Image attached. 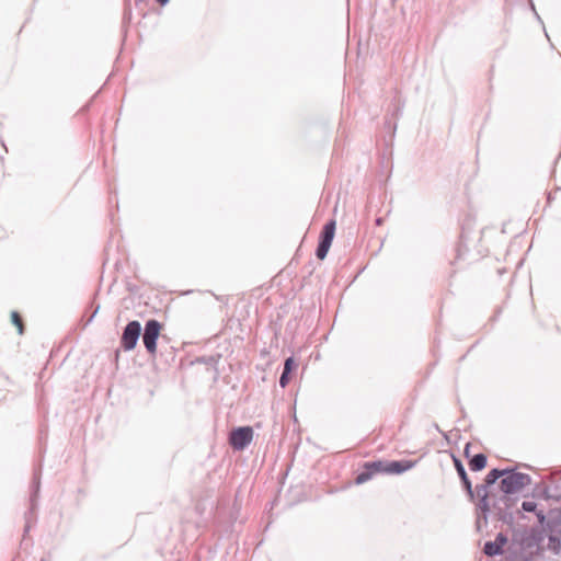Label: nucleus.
<instances>
[{
  "instance_id": "obj_1",
  "label": "nucleus",
  "mask_w": 561,
  "mask_h": 561,
  "mask_svg": "<svg viewBox=\"0 0 561 561\" xmlns=\"http://www.w3.org/2000/svg\"><path fill=\"white\" fill-rule=\"evenodd\" d=\"M161 328V323L156 319H150L145 324L142 343L146 351L151 355H154L157 352V340L160 335Z\"/></svg>"
},
{
  "instance_id": "obj_2",
  "label": "nucleus",
  "mask_w": 561,
  "mask_h": 561,
  "mask_svg": "<svg viewBox=\"0 0 561 561\" xmlns=\"http://www.w3.org/2000/svg\"><path fill=\"white\" fill-rule=\"evenodd\" d=\"M334 234H335V220L332 219L323 226V228L320 232V236H319V242H318V247L316 249V256L319 260L325 259V256L329 252V249L332 244Z\"/></svg>"
},
{
  "instance_id": "obj_3",
  "label": "nucleus",
  "mask_w": 561,
  "mask_h": 561,
  "mask_svg": "<svg viewBox=\"0 0 561 561\" xmlns=\"http://www.w3.org/2000/svg\"><path fill=\"white\" fill-rule=\"evenodd\" d=\"M141 333V325L139 321H130L127 323V325L124 328L122 337H121V345L125 351H131L137 345L138 339Z\"/></svg>"
},
{
  "instance_id": "obj_4",
  "label": "nucleus",
  "mask_w": 561,
  "mask_h": 561,
  "mask_svg": "<svg viewBox=\"0 0 561 561\" xmlns=\"http://www.w3.org/2000/svg\"><path fill=\"white\" fill-rule=\"evenodd\" d=\"M253 438V430L242 426L232 430L229 434V444L234 450H243Z\"/></svg>"
},
{
  "instance_id": "obj_5",
  "label": "nucleus",
  "mask_w": 561,
  "mask_h": 561,
  "mask_svg": "<svg viewBox=\"0 0 561 561\" xmlns=\"http://www.w3.org/2000/svg\"><path fill=\"white\" fill-rule=\"evenodd\" d=\"M39 479H41V469L34 471L33 481L31 484V494H30V510L25 515V533L30 530L32 520L34 518L35 508H36V501L38 496L39 491Z\"/></svg>"
},
{
  "instance_id": "obj_6",
  "label": "nucleus",
  "mask_w": 561,
  "mask_h": 561,
  "mask_svg": "<svg viewBox=\"0 0 561 561\" xmlns=\"http://www.w3.org/2000/svg\"><path fill=\"white\" fill-rule=\"evenodd\" d=\"M529 481L528 476L523 473H510L501 481V490L505 493H515L522 490Z\"/></svg>"
},
{
  "instance_id": "obj_7",
  "label": "nucleus",
  "mask_w": 561,
  "mask_h": 561,
  "mask_svg": "<svg viewBox=\"0 0 561 561\" xmlns=\"http://www.w3.org/2000/svg\"><path fill=\"white\" fill-rule=\"evenodd\" d=\"M385 471L386 463L381 460L366 462L363 470L356 476L355 483L363 484L370 480L376 473H382Z\"/></svg>"
},
{
  "instance_id": "obj_8",
  "label": "nucleus",
  "mask_w": 561,
  "mask_h": 561,
  "mask_svg": "<svg viewBox=\"0 0 561 561\" xmlns=\"http://www.w3.org/2000/svg\"><path fill=\"white\" fill-rule=\"evenodd\" d=\"M414 466V461L411 460H397L388 462V473H402Z\"/></svg>"
},
{
  "instance_id": "obj_9",
  "label": "nucleus",
  "mask_w": 561,
  "mask_h": 561,
  "mask_svg": "<svg viewBox=\"0 0 561 561\" xmlns=\"http://www.w3.org/2000/svg\"><path fill=\"white\" fill-rule=\"evenodd\" d=\"M295 366L296 364L293 357H288L285 359L283 373L279 377V386L282 388H285L288 385L290 380V373Z\"/></svg>"
},
{
  "instance_id": "obj_10",
  "label": "nucleus",
  "mask_w": 561,
  "mask_h": 561,
  "mask_svg": "<svg viewBox=\"0 0 561 561\" xmlns=\"http://www.w3.org/2000/svg\"><path fill=\"white\" fill-rule=\"evenodd\" d=\"M486 465V457L483 454H478L472 457L469 462V467L472 471H480Z\"/></svg>"
},
{
  "instance_id": "obj_11",
  "label": "nucleus",
  "mask_w": 561,
  "mask_h": 561,
  "mask_svg": "<svg viewBox=\"0 0 561 561\" xmlns=\"http://www.w3.org/2000/svg\"><path fill=\"white\" fill-rule=\"evenodd\" d=\"M502 552L501 543L497 541H489L484 545V553L488 556H496Z\"/></svg>"
},
{
  "instance_id": "obj_12",
  "label": "nucleus",
  "mask_w": 561,
  "mask_h": 561,
  "mask_svg": "<svg viewBox=\"0 0 561 561\" xmlns=\"http://www.w3.org/2000/svg\"><path fill=\"white\" fill-rule=\"evenodd\" d=\"M456 468H457V471H458V473H459V476H460V478H461L466 489L469 492H471V483H470V481H469V479L467 477V473H466L462 465L459 461H457V460H456Z\"/></svg>"
},
{
  "instance_id": "obj_13",
  "label": "nucleus",
  "mask_w": 561,
  "mask_h": 561,
  "mask_svg": "<svg viewBox=\"0 0 561 561\" xmlns=\"http://www.w3.org/2000/svg\"><path fill=\"white\" fill-rule=\"evenodd\" d=\"M12 323L18 328L20 334L24 332V325L21 316L16 311H12L11 313Z\"/></svg>"
},
{
  "instance_id": "obj_14",
  "label": "nucleus",
  "mask_w": 561,
  "mask_h": 561,
  "mask_svg": "<svg viewBox=\"0 0 561 561\" xmlns=\"http://www.w3.org/2000/svg\"><path fill=\"white\" fill-rule=\"evenodd\" d=\"M548 548L552 550L554 553L559 552L560 549V540L553 536L549 537Z\"/></svg>"
},
{
  "instance_id": "obj_15",
  "label": "nucleus",
  "mask_w": 561,
  "mask_h": 561,
  "mask_svg": "<svg viewBox=\"0 0 561 561\" xmlns=\"http://www.w3.org/2000/svg\"><path fill=\"white\" fill-rule=\"evenodd\" d=\"M501 476H502V472H501V471H499V470H496V469H494V470H492V471H490V472H489L488 478H486V481H488L489 483H493V482H495V481H496Z\"/></svg>"
},
{
  "instance_id": "obj_16",
  "label": "nucleus",
  "mask_w": 561,
  "mask_h": 561,
  "mask_svg": "<svg viewBox=\"0 0 561 561\" xmlns=\"http://www.w3.org/2000/svg\"><path fill=\"white\" fill-rule=\"evenodd\" d=\"M536 507H537V505H536V503H535V502H533V501H525V502H523V504H522V508H523L524 511H526V512H535V511H536Z\"/></svg>"
},
{
  "instance_id": "obj_17",
  "label": "nucleus",
  "mask_w": 561,
  "mask_h": 561,
  "mask_svg": "<svg viewBox=\"0 0 561 561\" xmlns=\"http://www.w3.org/2000/svg\"><path fill=\"white\" fill-rule=\"evenodd\" d=\"M494 541H497V543H501V549H502L503 546L506 543V538L502 534H500V535H497V537Z\"/></svg>"
},
{
  "instance_id": "obj_18",
  "label": "nucleus",
  "mask_w": 561,
  "mask_h": 561,
  "mask_svg": "<svg viewBox=\"0 0 561 561\" xmlns=\"http://www.w3.org/2000/svg\"><path fill=\"white\" fill-rule=\"evenodd\" d=\"M375 224L378 227L382 226V224H383V216H380V215L377 216L376 219H375Z\"/></svg>"
},
{
  "instance_id": "obj_19",
  "label": "nucleus",
  "mask_w": 561,
  "mask_h": 561,
  "mask_svg": "<svg viewBox=\"0 0 561 561\" xmlns=\"http://www.w3.org/2000/svg\"><path fill=\"white\" fill-rule=\"evenodd\" d=\"M530 538L535 541V545H538V542L540 541V538H538L535 533L531 534Z\"/></svg>"
},
{
  "instance_id": "obj_20",
  "label": "nucleus",
  "mask_w": 561,
  "mask_h": 561,
  "mask_svg": "<svg viewBox=\"0 0 561 561\" xmlns=\"http://www.w3.org/2000/svg\"><path fill=\"white\" fill-rule=\"evenodd\" d=\"M527 541H528V539L523 540L522 546H523V547H530V546H531V543H530V542H527Z\"/></svg>"
},
{
  "instance_id": "obj_21",
  "label": "nucleus",
  "mask_w": 561,
  "mask_h": 561,
  "mask_svg": "<svg viewBox=\"0 0 561 561\" xmlns=\"http://www.w3.org/2000/svg\"><path fill=\"white\" fill-rule=\"evenodd\" d=\"M157 2L161 5H164L169 2V0H157Z\"/></svg>"
},
{
  "instance_id": "obj_22",
  "label": "nucleus",
  "mask_w": 561,
  "mask_h": 561,
  "mask_svg": "<svg viewBox=\"0 0 561 561\" xmlns=\"http://www.w3.org/2000/svg\"><path fill=\"white\" fill-rule=\"evenodd\" d=\"M537 516H538V518H539V520H540V522H542V520H543V518H545V516H543V514H542L541 512H540V513H538V514H537Z\"/></svg>"
},
{
  "instance_id": "obj_23",
  "label": "nucleus",
  "mask_w": 561,
  "mask_h": 561,
  "mask_svg": "<svg viewBox=\"0 0 561 561\" xmlns=\"http://www.w3.org/2000/svg\"><path fill=\"white\" fill-rule=\"evenodd\" d=\"M98 309L93 312V314H91V318L89 319V322L92 320V318H94V314L96 313Z\"/></svg>"
}]
</instances>
